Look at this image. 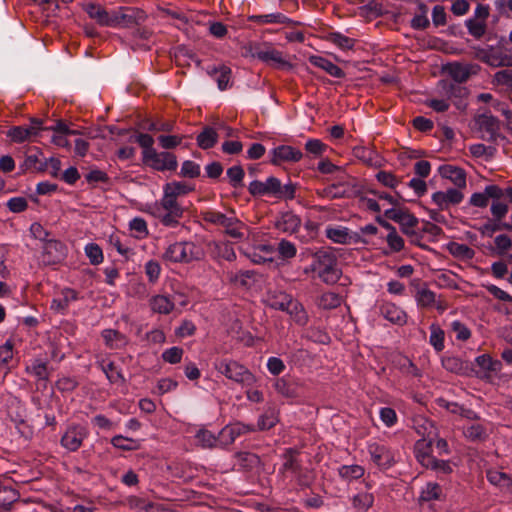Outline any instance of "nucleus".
Instances as JSON below:
<instances>
[{
	"mask_svg": "<svg viewBox=\"0 0 512 512\" xmlns=\"http://www.w3.org/2000/svg\"><path fill=\"white\" fill-rule=\"evenodd\" d=\"M248 191L254 197L267 196L279 200H292L295 198L296 186L291 182L283 185L278 178L270 176L265 181L250 182Z\"/></svg>",
	"mask_w": 512,
	"mask_h": 512,
	"instance_id": "1",
	"label": "nucleus"
},
{
	"mask_svg": "<svg viewBox=\"0 0 512 512\" xmlns=\"http://www.w3.org/2000/svg\"><path fill=\"white\" fill-rule=\"evenodd\" d=\"M203 219L207 223L222 227L225 234L236 240H243L249 237L250 228L239 220L234 211L224 214L219 211H206Z\"/></svg>",
	"mask_w": 512,
	"mask_h": 512,
	"instance_id": "2",
	"label": "nucleus"
},
{
	"mask_svg": "<svg viewBox=\"0 0 512 512\" xmlns=\"http://www.w3.org/2000/svg\"><path fill=\"white\" fill-rule=\"evenodd\" d=\"M151 214L166 227H175L183 217L184 209L174 196L163 192L161 199L151 207Z\"/></svg>",
	"mask_w": 512,
	"mask_h": 512,
	"instance_id": "3",
	"label": "nucleus"
},
{
	"mask_svg": "<svg viewBox=\"0 0 512 512\" xmlns=\"http://www.w3.org/2000/svg\"><path fill=\"white\" fill-rule=\"evenodd\" d=\"M310 269L327 284L336 283L341 276L335 255L327 250H319L313 255Z\"/></svg>",
	"mask_w": 512,
	"mask_h": 512,
	"instance_id": "4",
	"label": "nucleus"
},
{
	"mask_svg": "<svg viewBox=\"0 0 512 512\" xmlns=\"http://www.w3.org/2000/svg\"><path fill=\"white\" fill-rule=\"evenodd\" d=\"M213 365L220 374L242 387H251L257 382L256 376L247 367L233 359H218Z\"/></svg>",
	"mask_w": 512,
	"mask_h": 512,
	"instance_id": "5",
	"label": "nucleus"
},
{
	"mask_svg": "<svg viewBox=\"0 0 512 512\" xmlns=\"http://www.w3.org/2000/svg\"><path fill=\"white\" fill-rule=\"evenodd\" d=\"M201 249L192 241H179L170 244L163 253V259L173 263H189L200 260Z\"/></svg>",
	"mask_w": 512,
	"mask_h": 512,
	"instance_id": "6",
	"label": "nucleus"
},
{
	"mask_svg": "<svg viewBox=\"0 0 512 512\" xmlns=\"http://www.w3.org/2000/svg\"><path fill=\"white\" fill-rule=\"evenodd\" d=\"M143 162L157 171H174L177 168L176 156L170 152L148 150L143 153Z\"/></svg>",
	"mask_w": 512,
	"mask_h": 512,
	"instance_id": "7",
	"label": "nucleus"
},
{
	"mask_svg": "<svg viewBox=\"0 0 512 512\" xmlns=\"http://www.w3.org/2000/svg\"><path fill=\"white\" fill-rule=\"evenodd\" d=\"M371 460L381 469H388L396 462V454L387 446L372 442L368 444Z\"/></svg>",
	"mask_w": 512,
	"mask_h": 512,
	"instance_id": "8",
	"label": "nucleus"
},
{
	"mask_svg": "<svg viewBox=\"0 0 512 512\" xmlns=\"http://www.w3.org/2000/svg\"><path fill=\"white\" fill-rule=\"evenodd\" d=\"M415 300L419 307H435L440 313H443L448 308L446 300L437 296L436 293L426 287H420L417 289L415 293Z\"/></svg>",
	"mask_w": 512,
	"mask_h": 512,
	"instance_id": "9",
	"label": "nucleus"
},
{
	"mask_svg": "<svg viewBox=\"0 0 512 512\" xmlns=\"http://www.w3.org/2000/svg\"><path fill=\"white\" fill-rule=\"evenodd\" d=\"M475 363L479 368V376L485 381L491 382L494 375L501 372L502 362L494 359L490 354H482L475 358Z\"/></svg>",
	"mask_w": 512,
	"mask_h": 512,
	"instance_id": "10",
	"label": "nucleus"
},
{
	"mask_svg": "<svg viewBox=\"0 0 512 512\" xmlns=\"http://www.w3.org/2000/svg\"><path fill=\"white\" fill-rule=\"evenodd\" d=\"M42 130V121L32 119L29 127L15 126L8 130L7 136L15 143L31 141Z\"/></svg>",
	"mask_w": 512,
	"mask_h": 512,
	"instance_id": "11",
	"label": "nucleus"
},
{
	"mask_svg": "<svg viewBox=\"0 0 512 512\" xmlns=\"http://www.w3.org/2000/svg\"><path fill=\"white\" fill-rule=\"evenodd\" d=\"M387 218L399 223L402 232L406 235L415 233V227L418 225V219L406 210L402 209H387L385 211Z\"/></svg>",
	"mask_w": 512,
	"mask_h": 512,
	"instance_id": "12",
	"label": "nucleus"
},
{
	"mask_svg": "<svg viewBox=\"0 0 512 512\" xmlns=\"http://www.w3.org/2000/svg\"><path fill=\"white\" fill-rule=\"evenodd\" d=\"M477 58L491 67H510L512 66V55L495 50L481 49L476 54Z\"/></svg>",
	"mask_w": 512,
	"mask_h": 512,
	"instance_id": "13",
	"label": "nucleus"
},
{
	"mask_svg": "<svg viewBox=\"0 0 512 512\" xmlns=\"http://www.w3.org/2000/svg\"><path fill=\"white\" fill-rule=\"evenodd\" d=\"M271 163L274 165H281L282 163H295L302 159L303 153L301 150L290 146L280 145L271 150Z\"/></svg>",
	"mask_w": 512,
	"mask_h": 512,
	"instance_id": "14",
	"label": "nucleus"
},
{
	"mask_svg": "<svg viewBox=\"0 0 512 512\" xmlns=\"http://www.w3.org/2000/svg\"><path fill=\"white\" fill-rule=\"evenodd\" d=\"M87 437V431L80 425L70 426L61 438V445L68 451L78 450L83 440Z\"/></svg>",
	"mask_w": 512,
	"mask_h": 512,
	"instance_id": "15",
	"label": "nucleus"
},
{
	"mask_svg": "<svg viewBox=\"0 0 512 512\" xmlns=\"http://www.w3.org/2000/svg\"><path fill=\"white\" fill-rule=\"evenodd\" d=\"M141 18L140 12L130 8H118L111 11V23L109 27L127 28L138 22Z\"/></svg>",
	"mask_w": 512,
	"mask_h": 512,
	"instance_id": "16",
	"label": "nucleus"
},
{
	"mask_svg": "<svg viewBox=\"0 0 512 512\" xmlns=\"http://www.w3.org/2000/svg\"><path fill=\"white\" fill-rule=\"evenodd\" d=\"M254 56L277 68L291 67V64L285 59L283 53L272 47L259 48L255 51Z\"/></svg>",
	"mask_w": 512,
	"mask_h": 512,
	"instance_id": "17",
	"label": "nucleus"
},
{
	"mask_svg": "<svg viewBox=\"0 0 512 512\" xmlns=\"http://www.w3.org/2000/svg\"><path fill=\"white\" fill-rule=\"evenodd\" d=\"M431 432L428 434V438H422L415 443L414 453L417 461L424 467L431 465L432 460L435 458L431 455L432 444L434 437L431 436Z\"/></svg>",
	"mask_w": 512,
	"mask_h": 512,
	"instance_id": "18",
	"label": "nucleus"
},
{
	"mask_svg": "<svg viewBox=\"0 0 512 512\" xmlns=\"http://www.w3.org/2000/svg\"><path fill=\"white\" fill-rule=\"evenodd\" d=\"M66 256L65 245L57 240H48L43 247V261L46 264H55Z\"/></svg>",
	"mask_w": 512,
	"mask_h": 512,
	"instance_id": "19",
	"label": "nucleus"
},
{
	"mask_svg": "<svg viewBox=\"0 0 512 512\" xmlns=\"http://www.w3.org/2000/svg\"><path fill=\"white\" fill-rule=\"evenodd\" d=\"M477 68L476 65L454 62L446 66V71L456 82L463 83L468 80L470 75L477 73Z\"/></svg>",
	"mask_w": 512,
	"mask_h": 512,
	"instance_id": "20",
	"label": "nucleus"
},
{
	"mask_svg": "<svg viewBox=\"0 0 512 512\" xmlns=\"http://www.w3.org/2000/svg\"><path fill=\"white\" fill-rule=\"evenodd\" d=\"M381 315L389 322L404 325L407 322L406 312L394 303L386 302L380 307Z\"/></svg>",
	"mask_w": 512,
	"mask_h": 512,
	"instance_id": "21",
	"label": "nucleus"
},
{
	"mask_svg": "<svg viewBox=\"0 0 512 512\" xmlns=\"http://www.w3.org/2000/svg\"><path fill=\"white\" fill-rule=\"evenodd\" d=\"M292 299L290 294L278 289H270L265 295L264 302L272 309L283 311Z\"/></svg>",
	"mask_w": 512,
	"mask_h": 512,
	"instance_id": "22",
	"label": "nucleus"
},
{
	"mask_svg": "<svg viewBox=\"0 0 512 512\" xmlns=\"http://www.w3.org/2000/svg\"><path fill=\"white\" fill-rule=\"evenodd\" d=\"M301 225L300 218L292 212H285L281 214L275 221V227L288 234L295 233Z\"/></svg>",
	"mask_w": 512,
	"mask_h": 512,
	"instance_id": "23",
	"label": "nucleus"
},
{
	"mask_svg": "<svg viewBox=\"0 0 512 512\" xmlns=\"http://www.w3.org/2000/svg\"><path fill=\"white\" fill-rule=\"evenodd\" d=\"M442 177L449 179L458 188L466 186V173L462 168L453 165H442L439 168Z\"/></svg>",
	"mask_w": 512,
	"mask_h": 512,
	"instance_id": "24",
	"label": "nucleus"
},
{
	"mask_svg": "<svg viewBox=\"0 0 512 512\" xmlns=\"http://www.w3.org/2000/svg\"><path fill=\"white\" fill-rule=\"evenodd\" d=\"M283 312H286L291 317L292 321L299 326H305L308 323L309 317L304 306L293 297Z\"/></svg>",
	"mask_w": 512,
	"mask_h": 512,
	"instance_id": "25",
	"label": "nucleus"
},
{
	"mask_svg": "<svg viewBox=\"0 0 512 512\" xmlns=\"http://www.w3.org/2000/svg\"><path fill=\"white\" fill-rule=\"evenodd\" d=\"M89 17L101 26H110L111 11H107L101 5L89 3L83 6Z\"/></svg>",
	"mask_w": 512,
	"mask_h": 512,
	"instance_id": "26",
	"label": "nucleus"
},
{
	"mask_svg": "<svg viewBox=\"0 0 512 512\" xmlns=\"http://www.w3.org/2000/svg\"><path fill=\"white\" fill-rule=\"evenodd\" d=\"M309 61L312 65L315 67H318L325 72H327L330 76L336 77V78H343L345 76L344 71L334 63H332L330 60L321 57V56H311L309 58Z\"/></svg>",
	"mask_w": 512,
	"mask_h": 512,
	"instance_id": "27",
	"label": "nucleus"
},
{
	"mask_svg": "<svg viewBox=\"0 0 512 512\" xmlns=\"http://www.w3.org/2000/svg\"><path fill=\"white\" fill-rule=\"evenodd\" d=\"M487 479L501 491L506 493L512 492V480L506 473L498 470H488Z\"/></svg>",
	"mask_w": 512,
	"mask_h": 512,
	"instance_id": "28",
	"label": "nucleus"
},
{
	"mask_svg": "<svg viewBox=\"0 0 512 512\" xmlns=\"http://www.w3.org/2000/svg\"><path fill=\"white\" fill-rule=\"evenodd\" d=\"M207 73L214 77L220 90H225L229 86L231 79V69L225 65L220 67H209Z\"/></svg>",
	"mask_w": 512,
	"mask_h": 512,
	"instance_id": "29",
	"label": "nucleus"
},
{
	"mask_svg": "<svg viewBox=\"0 0 512 512\" xmlns=\"http://www.w3.org/2000/svg\"><path fill=\"white\" fill-rule=\"evenodd\" d=\"M278 422V413L272 406H267L263 414H261L257 421L258 430H268L274 427Z\"/></svg>",
	"mask_w": 512,
	"mask_h": 512,
	"instance_id": "30",
	"label": "nucleus"
},
{
	"mask_svg": "<svg viewBox=\"0 0 512 512\" xmlns=\"http://www.w3.org/2000/svg\"><path fill=\"white\" fill-rule=\"evenodd\" d=\"M249 20L257 24H289L291 19L286 17L282 13H270L263 15H253L249 17Z\"/></svg>",
	"mask_w": 512,
	"mask_h": 512,
	"instance_id": "31",
	"label": "nucleus"
},
{
	"mask_svg": "<svg viewBox=\"0 0 512 512\" xmlns=\"http://www.w3.org/2000/svg\"><path fill=\"white\" fill-rule=\"evenodd\" d=\"M151 309L160 314H169L174 309L173 301L166 295H156L150 300Z\"/></svg>",
	"mask_w": 512,
	"mask_h": 512,
	"instance_id": "32",
	"label": "nucleus"
},
{
	"mask_svg": "<svg viewBox=\"0 0 512 512\" xmlns=\"http://www.w3.org/2000/svg\"><path fill=\"white\" fill-rule=\"evenodd\" d=\"M464 435L471 441H484L488 438V428L481 423H472L464 429Z\"/></svg>",
	"mask_w": 512,
	"mask_h": 512,
	"instance_id": "33",
	"label": "nucleus"
},
{
	"mask_svg": "<svg viewBox=\"0 0 512 512\" xmlns=\"http://www.w3.org/2000/svg\"><path fill=\"white\" fill-rule=\"evenodd\" d=\"M212 253L214 257L224 259L227 261H234L236 259V253L232 245L228 242H214L212 244Z\"/></svg>",
	"mask_w": 512,
	"mask_h": 512,
	"instance_id": "34",
	"label": "nucleus"
},
{
	"mask_svg": "<svg viewBox=\"0 0 512 512\" xmlns=\"http://www.w3.org/2000/svg\"><path fill=\"white\" fill-rule=\"evenodd\" d=\"M255 427L253 425L244 424L241 422L226 426L221 431L223 436H228L230 440L233 442L237 437L242 434H246L249 432L255 431Z\"/></svg>",
	"mask_w": 512,
	"mask_h": 512,
	"instance_id": "35",
	"label": "nucleus"
},
{
	"mask_svg": "<svg viewBox=\"0 0 512 512\" xmlns=\"http://www.w3.org/2000/svg\"><path fill=\"white\" fill-rule=\"evenodd\" d=\"M350 190V185L346 182L332 184L321 191L323 197L337 199L345 197Z\"/></svg>",
	"mask_w": 512,
	"mask_h": 512,
	"instance_id": "36",
	"label": "nucleus"
},
{
	"mask_svg": "<svg viewBox=\"0 0 512 512\" xmlns=\"http://www.w3.org/2000/svg\"><path fill=\"white\" fill-rule=\"evenodd\" d=\"M342 298L335 292H325L317 298V306L322 309H334L340 306Z\"/></svg>",
	"mask_w": 512,
	"mask_h": 512,
	"instance_id": "37",
	"label": "nucleus"
},
{
	"mask_svg": "<svg viewBox=\"0 0 512 512\" xmlns=\"http://www.w3.org/2000/svg\"><path fill=\"white\" fill-rule=\"evenodd\" d=\"M217 140L218 134L211 127H205L197 136V144L202 149H209L213 147L217 143Z\"/></svg>",
	"mask_w": 512,
	"mask_h": 512,
	"instance_id": "38",
	"label": "nucleus"
},
{
	"mask_svg": "<svg viewBox=\"0 0 512 512\" xmlns=\"http://www.w3.org/2000/svg\"><path fill=\"white\" fill-rule=\"evenodd\" d=\"M193 190V187L188 185L185 182L181 181H173L166 183L163 186V192H166L172 196H174L176 199L180 196H184L191 192Z\"/></svg>",
	"mask_w": 512,
	"mask_h": 512,
	"instance_id": "39",
	"label": "nucleus"
},
{
	"mask_svg": "<svg viewBox=\"0 0 512 512\" xmlns=\"http://www.w3.org/2000/svg\"><path fill=\"white\" fill-rule=\"evenodd\" d=\"M102 337L106 345L112 349L123 347L127 342L125 336L113 329L104 330Z\"/></svg>",
	"mask_w": 512,
	"mask_h": 512,
	"instance_id": "40",
	"label": "nucleus"
},
{
	"mask_svg": "<svg viewBox=\"0 0 512 512\" xmlns=\"http://www.w3.org/2000/svg\"><path fill=\"white\" fill-rule=\"evenodd\" d=\"M364 472V468L357 464L342 465L338 469L339 476L346 481L357 480L364 475Z\"/></svg>",
	"mask_w": 512,
	"mask_h": 512,
	"instance_id": "41",
	"label": "nucleus"
},
{
	"mask_svg": "<svg viewBox=\"0 0 512 512\" xmlns=\"http://www.w3.org/2000/svg\"><path fill=\"white\" fill-rule=\"evenodd\" d=\"M326 236L331 241L339 244H347L351 241L348 229L343 227H328L326 229Z\"/></svg>",
	"mask_w": 512,
	"mask_h": 512,
	"instance_id": "42",
	"label": "nucleus"
},
{
	"mask_svg": "<svg viewBox=\"0 0 512 512\" xmlns=\"http://www.w3.org/2000/svg\"><path fill=\"white\" fill-rule=\"evenodd\" d=\"M274 388L277 393L287 398H294L298 396L297 387L295 384L290 383L285 378H278L274 383Z\"/></svg>",
	"mask_w": 512,
	"mask_h": 512,
	"instance_id": "43",
	"label": "nucleus"
},
{
	"mask_svg": "<svg viewBox=\"0 0 512 512\" xmlns=\"http://www.w3.org/2000/svg\"><path fill=\"white\" fill-rule=\"evenodd\" d=\"M18 498L16 490L5 487L0 484V511H7L10 509L13 502Z\"/></svg>",
	"mask_w": 512,
	"mask_h": 512,
	"instance_id": "44",
	"label": "nucleus"
},
{
	"mask_svg": "<svg viewBox=\"0 0 512 512\" xmlns=\"http://www.w3.org/2000/svg\"><path fill=\"white\" fill-rule=\"evenodd\" d=\"M449 252L457 258L470 260L474 257L475 252L466 244L452 242L448 245Z\"/></svg>",
	"mask_w": 512,
	"mask_h": 512,
	"instance_id": "45",
	"label": "nucleus"
},
{
	"mask_svg": "<svg viewBox=\"0 0 512 512\" xmlns=\"http://www.w3.org/2000/svg\"><path fill=\"white\" fill-rule=\"evenodd\" d=\"M26 371L38 380H47L49 376L47 364L39 359L34 360L28 365Z\"/></svg>",
	"mask_w": 512,
	"mask_h": 512,
	"instance_id": "46",
	"label": "nucleus"
},
{
	"mask_svg": "<svg viewBox=\"0 0 512 512\" xmlns=\"http://www.w3.org/2000/svg\"><path fill=\"white\" fill-rule=\"evenodd\" d=\"M442 495L441 487L434 482L427 483L421 490L420 499L422 501H432L440 499Z\"/></svg>",
	"mask_w": 512,
	"mask_h": 512,
	"instance_id": "47",
	"label": "nucleus"
},
{
	"mask_svg": "<svg viewBox=\"0 0 512 512\" xmlns=\"http://www.w3.org/2000/svg\"><path fill=\"white\" fill-rule=\"evenodd\" d=\"M477 124L481 130H485L490 135L496 133L499 128L498 120L492 115L482 114L477 118Z\"/></svg>",
	"mask_w": 512,
	"mask_h": 512,
	"instance_id": "48",
	"label": "nucleus"
},
{
	"mask_svg": "<svg viewBox=\"0 0 512 512\" xmlns=\"http://www.w3.org/2000/svg\"><path fill=\"white\" fill-rule=\"evenodd\" d=\"M444 331L437 325L430 326L429 343L434 347L437 352L444 349Z\"/></svg>",
	"mask_w": 512,
	"mask_h": 512,
	"instance_id": "49",
	"label": "nucleus"
},
{
	"mask_svg": "<svg viewBox=\"0 0 512 512\" xmlns=\"http://www.w3.org/2000/svg\"><path fill=\"white\" fill-rule=\"evenodd\" d=\"M129 228L134 237L143 239L148 236V227L146 221L141 217H135L129 222Z\"/></svg>",
	"mask_w": 512,
	"mask_h": 512,
	"instance_id": "50",
	"label": "nucleus"
},
{
	"mask_svg": "<svg viewBox=\"0 0 512 512\" xmlns=\"http://www.w3.org/2000/svg\"><path fill=\"white\" fill-rule=\"evenodd\" d=\"M111 444L118 449L124 450V451H130L135 450L139 447L138 441L127 438L122 435H116L111 439Z\"/></svg>",
	"mask_w": 512,
	"mask_h": 512,
	"instance_id": "51",
	"label": "nucleus"
},
{
	"mask_svg": "<svg viewBox=\"0 0 512 512\" xmlns=\"http://www.w3.org/2000/svg\"><path fill=\"white\" fill-rule=\"evenodd\" d=\"M374 502V497L370 493H359L353 497V507L359 511H367Z\"/></svg>",
	"mask_w": 512,
	"mask_h": 512,
	"instance_id": "52",
	"label": "nucleus"
},
{
	"mask_svg": "<svg viewBox=\"0 0 512 512\" xmlns=\"http://www.w3.org/2000/svg\"><path fill=\"white\" fill-rule=\"evenodd\" d=\"M84 251L92 265H98L103 262V252L98 244L89 243L85 246Z\"/></svg>",
	"mask_w": 512,
	"mask_h": 512,
	"instance_id": "53",
	"label": "nucleus"
},
{
	"mask_svg": "<svg viewBox=\"0 0 512 512\" xmlns=\"http://www.w3.org/2000/svg\"><path fill=\"white\" fill-rule=\"evenodd\" d=\"M468 32L475 38H481L486 31V23L482 20L468 19L466 20Z\"/></svg>",
	"mask_w": 512,
	"mask_h": 512,
	"instance_id": "54",
	"label": "nucleus"
},
{
	"mask_svg": "<svg viewBox=\"0 0 512 512\" xmlns=\"http://www.w3.org/2000/svg\"><path fill=\"white\" fill-rule=\"evenodd\" d=\"M277 251L280 258L291 259L296 255L297 249L292 242L282 239L278 243Z\"/></svg>",
	"mask_w": 512,
	"mask_h": 512,
	"instance_id": "55",
	"label": "nucleus"
},
{
	"mask_svg": "<svg viewBox=\"0 0 512 512\" xmlns=\"http://www.w3.org/2000/svg\"><path fill=\"white\" fill-rule=\"evenodd\" d=\"M184 354V350L180 347L174 346L166 349L162 353V359L170 364L180 363Z\"/></svg>",
	"mask_w": 512,
	"mask_h": 512,
	"instance_id": "56",
	"label": "nucleus"
},
{
	"mask_svg": "<svg viewBox=\"0 0 512 512\" xmlns=\"http://www.w3.org/2000/svg\"><path fill=\"white\" fill-rule=\"evenodd\" d=\"M103 372L105 373V375L110 383H124L125 382L123 374L113 363H108L106 366H104Z\"/></svg>",
	"mask_w": 512,
	"mask_h": 512,
	"instance_id": "57",
	"label": "nucleus"
},
{
	"mask_svg": "<svg viewBox=\"0 0 512 512\" xmlns=\"http://www.w3.org/2000/svg\"><path fill=\"white\" fill-rule=\"evenodd\" d=\"M426 468L435 471L438 476L447 475L453 471L452 465L449 461L437 460L436 458H434L431 465L427 466Z\"/></svg>",
	"mask_w": 512,
	"mask_h": 512,
	"instance_id": "58",
	"label": "nucleus"
},
{
	"mask_svg": "<svg viewBox=\"0 0 512 512\" xmlns=\"http://www.w3.org/2000/svg\"><path fill=\"white\" fill-rule=\"evenodd\" d=\"M145 274L151 283H155L161 274V266L156 260H149L145 263Z\"/></svg>",
	"mask_w": 512,
	"mask_h": 512,
	"instance_id": "59",
	"label": "nucleus"
},
{
	"mask_svg": "<svg viewBox=\"0 0 512 512\" xmlns=\"http://www.w3.org/2000/svg\"><path fill=\"white\" fill-rule=\"evenodd\" d=\"M12 213H21L28 208V201L24 197H12L6 203Z\"/></svg>",
	"mask_w": 512,
	"mask_h": 512,
	"instance_id": "60",
	"label": "nucleus"
},
{
	"mask_svg": "<svg viewBox=\"0 0 512 512\" xmlns=\"http://www.w3.org/2000/svg\"><path fill=\"white\" fill-rule=\"evenodd\" d=\"M495 246L499 255H505L506 252L512 247V240L506 234H500L495 237Z\"/></svg>",
	"mask_w": 512,
	"mask_h": 512,
	"instance_id": "61",
	"label": "nucleus"
},
{
	"mask_svg": "<svg viewBox=\"0 0 512 512\" xmlns=\"http://www.w3.org/2000/svg\"><path fill=\"white\" fill-rule=\"evenodd\" d=\"M183 140V136L177 135H160L158 141L163 149H173L180 145Z\"/></svg>",
	"mask_w": 512,
	"mask_h": 512,
	"instance_id": "62",
	"label": "nucleus"
},
{
	"mask_svg": "<svg viewBox=\"0 0 512 512\" xmlns=\"http://www.w3.org/2000/svg\"><path fill=\"white\" fill-rule=\"evenodd\" d=\"M181 175L183 177L196 178L200 175V166L193 161L186 160L182 164Z\"/></svg>",
	"mask_w": 512,
	"mask_h": 512,
	"instance_id": "63",
	"label": "nucleus"
},
{
	"mask_svg": "<svg viewBox=\"0 0 512 512\" xmlns=\"http://www.w3.org/2000/svg\"><path fill=\"white\" fill-rule=\"evenodd\" d=\"M376 179L384 186L389 188H395L399 184V180L394 174L387 171H379L376 174Z\"/></svg>",
	"mask_w": 512,
	"mask_h": 512,
	"instance_id": "64",
	"label": "nucleus"
}]
</instances>
